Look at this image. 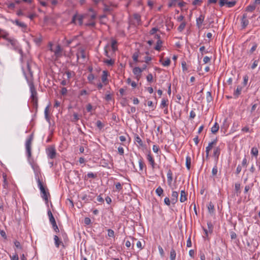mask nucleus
Masks as SVG:
<instances>
[{
  "label": "nucleus",
  "instance_id": "obj_1",
  "mask_svg": "<svg viewBox=\"0 0 260 260\" xmlns=\"http://www.w3.org/2000/svg\"><path fill=\"white\" fill-rule=\"evenodd\" d=\"M23 73L30 88L31 102L34 106L37 107L38 106L37 92L33 83V73L30 69V63L28 62H27L26 71H24Z\"/></svg>",
  "mask_w": 260,
  "mask_h": 260
},
{
  "label": "nucleus",
  "instance_id": "obj_2",
  "mask_svg": "<svg viewBox=\"0 0 260 260\" xmlns=\"http://www.w3.org/2000/svg\"><path fill=\"white\" fill-rule=\"evenodd\" d=\"M32 140L33 135L31 134L26 141L25 149L28 160L34 171L36 178L37 179L39 178V175L40 174L41 171L39 166L35 162L33 159L31 158V144Z\"/></svg>",
  "mask_w": 260,
  "mask_h": 260
},
{
  "label": "nucleus",
  "instance_id": "obj_3",
  "mask_svg": "<svg viewBox=\"0 0 260 260\" xmlns=\"http://www.w3.org/2000/svg\"><path fill=\"white\" fill-rule=\"evenodd\" d=\"M4 38L11 45V48L17 51L20 54H22V50L20 48L18 41L14 38L9 37L8 34L4 36Z\"/></svg>",
  "mask_w": 260,
  "mask_h": 260
},
{
  "label": "nucleus",
  "instance_id": "obj_4",
  "mask_svg": "<svg viewBox=\"0 0 260 260\" xmlns=\"http://www.w3.org/2000/svg\"><path fill=\"white\" fill-rule=\"evenodd\" d=\"M50 50L51 52H54V55L52 56V58L54 60H57L58 58H59L62 56V49L61 48V47L59 45H57L56 46L55 49H54L52 47V44H50Z\"/></svg>",
  "mask_w": 260,
  "mask_h": 260
},
{
  "label": "nucleus",
  "instance_id": "obj_5",
  "mask_svg": "<svg viewBox=\"0 0 260 260\" xmlns=\"http://www.w3.org/2000/svg\"><path fill=\"white\" fill-rule=\"evenodd\" d=\"M37 181L38 183V187L40 190V191L41 192L42 194V198L45 200L46 201H48V195H49V192H47L44 186H43V183L40 180L39 178L37 179Z\"/></svg>",
  "mask_w": 260,
  "mask_h": 260
},
{
  "label": "nucleus",
  "instance_id": "obj_6",
  "mask_svg": "<svg viewBox=\"0 0 260 260\" xmlns=\"http://www.w3.org/2000/svg\"><path fill=\"white\" fill-rule=\"evenodd\" d=\"M9 21L16 25L18 27L20 28L23 31H26L27 28V25L23 22L20 21L19 19H9Z\"/></svg>",
  "mask_w": 260,
  "mask_h": 260
},
{
  "label": "nucleus",
  "instance_id": "obj_7",
  "mask_svg": "<svg viewBox=\"0 0 260 260\" xmlns=\"http://www.w3.org/2000/svg\"><path fill=\"white\" fill-rule=\"evenodd\" d=\"M217 142V139L216 138L209 143L208 145L206 148V157L207 159L209 157V152L210 150L216 145Z\"/></svg>",
  "mask_w": 260,
  "mask_h": 260
},
{
  "label": "nucleus",
  "instance_id": "obj_8",
  "mask_svg": "<svg viewBox=\"0 0 260 260\" xmlns=\"http://www.w3.org/2000/svg\"><path fill=\"white\" fill-rule=\"evenodd\" d=\"M46 153L48 157L51 159H54L56 157V150L53 146H49L46 149Z\"/></svg>",
  "mask_w": 260,
  "mask_h": 260
},
{
  "label": "nucleus",
  "instance_id": "obj_9",
  "mask_svg": "<svg viewBox=\"0 0 260 260\" xmlns=\"http://www.w3.org/2000/svg\"><path fill=\"white\" fill-rule=\"evenodd\" d=\"M85 15H74L73 16L72 22L75 23L76 21H78L79 24L80 25H82L83 24V20L84 18Z\"/></svg>",
  "mask_w": 260,
  "mask_h": 260
},
{
  "label": "nucleus",
  "instance_id": "obj_10",
  "mask_svg": "<svg viewBox=\"0 0 260 260\" xmlns=\"http://www.w3.org/2000/svg\"><path fill=\"white\" fill-rule=\"evenodd\" d=\"M54 244L56 247L58 248L61 245L63 248H65V245L60 240L59 237L57 235L54 236Z\"/></svg>",
  "mask_w": 260,
  "mask_h": 260
},
{
  "label": "nucleus",
  "instance_id": "obj_11",
  "mask_svg": "<svg viewBox=\"0 0 260 260\" xmlns=\"http://www.w3.org/2000/svg\"><path fill=\"white\" fill-rule=\"evenodd\" d=\"M249 24V21L247 19V15L244 13L241 19V26L243 28H245Z\"/></svg>",
  "mask_w": 260,
  "mask_h": 260
},
{
  "label": "nucleus",
  "instance_id": "obj_12",
  "mask_svg": "<svg viewBox=\"0 0 260 260\" xmlns=\"http://www.w3.org/2000/svg\"><path fill=\"white\" fill-rule=\"evenodd\" d=\"M204 19L205 16L203 14H201L199 17L196 19V25L198 28H200L202 27Z\"/></svg>",
  "mask_w": 260,
  "mask_h": 260
},
{
  "label": "nucleus",
  "instance_id": "obj_13",
  "mask_svg": "<svg viewBox=\"0 0 260 260\" xmlns=\"http://www.w3.org/2000/svg\"><path fill=\"white\" fill-rule=\"evenodd\" d=\"M142 70L139 67H135L133 70V73L136 76V78L139 80L141 76Z\"/></svg>",
  "mask_w": 260,
  "mask_h": 260
},
{
  "label": "nucleus",
  "instance_id": "obj_14",
  "mask_svg": "<svg viewBox=\"0 0 260 260\" xmlns=\"http://www.w3.org/2000/svg\"><path fill=\"white\" fill-rule=\"evenodd\" d=\"M221 149L219 147H215L213 150V156L215 158V159L218 160L220 154Z\"/></svg>",
  "mask_w": 260,
  "mask_h": 260
},
{
  "label": "nucleus",
  "instance_id": "obj_15",
  "mask_svg": "<svg viewBox=\"0 0 260 260\" xmlns=\"http://www.w3.org/2000/svg\"><path fill=\"white\" fill-rule=\"evenodd\" d=\"M104 6L103 11L105 13H110L113 10L114 5H108L105 3H103Z\"/></svg>",
  "mask_w": 260,
  "mask_h": 260
},
{
  "label": "nucleus",
  "instance_id": "obj_16",
  "mask_svg": "<svg viewBox=\"0 0 260 260\" xmlns=\"http://www.w3.org/2000/svg\"><path fill=\"white\" fill-rule=\"evenodd\" d=\"M77 59H79L80 57L85 59L86 57L85 56V52L83 49H80L78 50V52H77Z\"/></svg>",
  "mask_w": 260,
  "mask_h": 260
},
{
  "label": "nucleus",
  "instance_id": "obj_17",
  "mask_svg": "<svg viewBox=\"0 0 260 260\" xmlns=\"http://www.w3.org/2000/svg\"><path fill=\"white\" fill-rule=\"evenodd\" d=\"M147 158L152 168L154 169L155 168V163L154 158L150 153L147 154Z\"/></svg>",
  "mask_w": 260,
  "mask_h": 260
},
{
  "label": "nucleus",
  "instance_id": "obj_18",
  "mask_svg": "<svg viewBox=\"0 0 260 260\" xmlns=\"http://www.w3.org/2000/svg\"><path fill=\"white\" fill-rule=\"evenodd\" d=\"M178 193L177 191H173L172 193L171 201L173 204H175L178 201Z\"/></svg>",
  "mask_w": 260,
  "mask_h": 260
},
{
  "label": "nucleus",
  "instance_id": "obj_19",
  "mask_svg": "<svg viewBox=\"0 0 260 260\" xmlns=\"http://www.w3.org/2000/svg\"><path fill=\"white\" fill-rule=\"evenodd\" d=\"M167 181L169 185H171L173 180V173L170 169L168 171L167 174Z\"/></svg>",
  "mask_w": 260,
  "mask_h": 260
},
{
  "label": "nucleus",
  "instance_id": "obj_20",
  "mask_svg": "<svg viewBox=\"0 0 260 260\" xmlns=\"http://www.w3.org/2000/svg\"><path fill=\"white\" fill-rule=\"evenodd\" d=\"M108 72L106 71H104L103 72V74L102 76V82L105 84H107L108 81Z\"/></svg>",
  "mask_w": 260,
  "mask_h": 260
},
{
  "label": "nucleus",
  "instance_id": "obj_21",
  "mask_svg": "<svg viewBox=\"0 0 260 260\" xmlns=\"http://www.w3.org/2000/svg\"><path fill=\"white\" fill-rule=\"evenodd\" d=\"M186 193L184 190H181L180 201L181 203L184 202L187 200Z\"/></svg>",
  "mask_w": 260,
  "mask_h": 260
},
{
  "label": "nucleus",
  "instance_id": "obj_22",
  "mask_svg": "<svg viewBox=\"0 0 260 260\" xmlns=\"http://www.w3.org/2000/svg\"><path fill=\"white\" fill-rule=\"evenodd\" d=\"M242 89V87L241 86H238L237 87V89L235 90L233 94L235 98H237L239 97V96L241 93Z\"/></svg>",
  "mask_w": 260,
  "mask_h": 260
},
{
  "label": "nucleus",
  "instance_id": "obj_23",
  "mask_svg": "<svg viewBox=\"0 0 260 260\" xmlns=\"http://www.w3.org/2000/svg\"><path fill=\"white\" fill-rule=\"evenodd\" d=\"M134 140H135V142L137 143L140 146H141V147L143 146V143L138 135H137V134L135 135Z\"/></svg>",
  "mask_w": 260,
  "mask_h": 260
},
{
  "label": "nucleus",
  "instance_id": "obj_24",
  "mask_svg": "<svg viewBox=\"0 0 260 260\" xmlns=\"http://www.w3.org/2000/svg\"><path fill=\"white\" fill-rule=\"evenodd\" d=\"M207 208H208V212L210 214H213L214 213V212H215L214 206L211 202H210L208 204V205H207Z\"/></svg>",
  "mask_w": 260,
  "mask_h": 260
},
{
  "label": "nucleus",
  "instance_id": "obj_25",
  "mask_svg": "<svg viewBox=\"0 0 260 260\" xmlns=\"http://www.w3.org/2000/svg\"><path fill=\"white\" fill-rule=\"evenodd\" d=\"M185 165H186L187 169L188 170H189L190 168V165H191V158L188 155H187L186 157Z\"/></svg>",
  "mask_w": 260,
  "mask_h": 260
},
{
  "label": "nucleus",
  "instance_id": "obj_26",
  "mask_svg": "<svg viewBox=\"0 0 260 260\" xmlns=\"http://www.w3.org/2000/svg\"><path fill=\"white\" fill-rule=\"evenodd\" d=\"M219 129V125L217 122H215L214 125L211 127V132L213 134H215L218 132Z\"/></svg>",
  "mask_w": 260,
  "mask_h": 260
},
{
  "label": "nucleus",
  "instance_id": "obj_27",
  "mask_svg": "<svg viewBox=\"0 0 260 260\" xmlns=\"http://www.w3.org/2000/svg\"><path fill=\"white\" fill-rule=\"evenodd\" d=\"M48 215L49 217V221L51 223L55 221V219L50 210L48 211Z\"/></svg>",
  "mask_w": 260,
  "mask_h": 260
},
{
  "label": "nucleus",
  "instance_id": "obj_28",
  "mask_svg": "<svg viewBox=\"0 0 260 260\" xmlns=\"http://www.w3.org/2000/svg\"><path fill=\"white\" fill-rule=\"evenodd\" d=\"M96 174H94L92 172H89L87 173V174L85 176L84 179L87 180V178H95L96 177Z\"/></svg>",
  "mask_w": 260,
  "mask_h": 260
},
{
  "label": "nucleus",
  "instance_id": "obj_29",
  "mask_svg": "<svg viewBox=\"0 0 260 260\" xmlns=\"http://www.w3.org/2000/svg\"><path fill=\"white\" fill-rule=\"evenodd\" d=\"M122 189V186L120 182L115 183V189L113 190L114 191H120Z\"/></svg>",
  "mask_w": 260,
  "mask_h": 260
},
{
  "label": "nucleus",
  "instance_id": "obj_30",
  "mask_svg": "<svg viewBox=\"0 0 260 260\" xmlns=\"http://www.w3.org/2000/svg\"><path fill=\"white\" fill-rule=\"evenodd\" d=\"M162 43V42L160 39L158 40L157 41V43H156V45L155 47H154V49L156 50L159 51L160 50V47H161Z\"/></svg>",
  "mask_w": 260,
  "mask_h": 260
},
{
  "label": "nucleus",
  "instance_id": "obj_31",
  "mask_svg": "<svg viewBox=\"0 0 260 260\" xmlns=\"http://www.w3.org/2000/svg\"><path fill=\"white\" fill-rule=\"evenodd\" d=\"M176 253L174 249H172L170 251V259L175 260L176 258Z\"/></svg>",
  "mask_w": 260,
  "mask_h": 260
},
{
  "label": "nucleus",
  "instance_id": "obj_32",
  "mask_svg": "<svg viewBox=\"0 0 260 260\" xmlns=\"http://www.w3.org/2000/svg\"><path fill=\"white\" fill-rule=\"evenodd\" d=\"M255 9L254 4L249 5L246 8V11L252 12Z\"/></svg>",
  "mask_w": 260,
  "mask_h": 260
},
{
  "label": "nucleus",
  "instance_id": "obj_33",
  "mask_svg": "<svg viewBox=\"0 0 260 260\" xmlns=\"http://www.w3.org/2000/svg\"><path fill=\"white\" fill-rule=\"evenodd\" d=\"M168 101V100L165 99H162V100H161V102L160 105V107L161 108H165V107L167 108L168 107V104L167 103Z\"/></svg>",
  "mask_w": 260,
  "mask_h": 260
},
{
  "label": "nucleus",
  "instance_id": "obj_34",
  "mask_svg": "<svg viewBox=\"0 0 260 260\" xmlns=\"http://www.w3.org/2000/svg\"><path fill=\"white\" fill-rule=\"evenodd\" d=\"M251 153L255 157H257L258 154V149L256 147H252L251 150Z\"/></svg>",
  "mask_w": 260,
  "mask_h": 260
},
{
  "label": "nucleus",
  "instance_id": "obj_35",
  "mask_svg": "<svg viewBox=\"0 0 260 260\" xmlns=\"http://www.w3.org/2000/svg\"><path fill=\"white\" fill-rule=\"evenodd\" d=\"M164 190L160 186L158 187L155 190L156 193L159 197H160L162 194Z\"/></svg>",
  "mask_w": 260,
  "mask_h": 260
},
{
  "label": "nucleus",
  "instance_id": "obj_36",
  "mask_svg": "<svg viewBox=\"0 0 260 260\" xmlns=\"http://www.w3.org/2000/svg\"><path fill=\"white\" fill-rule=\"evenodd\" d=\"M104 62L108 66H112L114 64L115 61L114 59H110L105 60Z\"/></svg>",
  "mask_w": 260,
  "mask_h": 260
},
{
  "label": "nucleus",
  "instance_id": "obj_37",
  "mask_svg": "<svg viewBox=\"0 0 260 260\" xmlns=\"http://www.w3.org/2000/svg\"><path fill=\"white\" fill-rule=\"evenodd\" d=\"M51 224H52V228L54 230V231L56 233H59V229L58 228V226H57V224L56 223V221L53 222Z\"/></svg>",
  "mask_w": 260,
  "mask_h": 260
},
{
  "label": "nucleus",
  "instance_id": "obj_38",
  "mask_svg": "<svg viewBox=\"0 0 260 260\" xmlns=\"http://www.w3.org/2000/svg\"><path fill=\"white\" fill-rule=\"evenodd\" d=\"M117 42L116 40H113L111 42V47L113 51H115L117 50L116 44Z\"/></svg>",
  "mask_w": 260,
  "mask_h": 260
},
{
  "label": "nucleus",
  "instance_id": "obj_39",
  "mask_svg": "<svg viewBox=\"0 0 260 260\" xmlns=\"http://www.w3.org/2000/svg\"><path fill=\"white\" fill-rule=\"evenodd\" d=\"M138 162H139L140 170L142 171L143 169V168H144V167L145 166L143 160V158H141L139 160Z\"/></svg>",
  "mask_w": 260,
  "mask_h": 260
},
{
  "label": "nucleus",
  "instance_id": "obj_40",
  "mask_svg": "<svg viewBox=\"0 0 260 260\" xmlns=\"http://www.w3.org/2000/svg\"><path fill=\"white\" fill-rule=\"evenodd\" d=\"M49 106H47L45 109V116L47 120H49Z\"/></svg>",
  "mask_w": 260,
  "mask_h": 260
},
{
  "label": "nucleus",
  "instance_id": "obj_41",
  "mask_svg": "<svg viewBox=\"0 0 260 260\" xmlns=\"http://www.w3.org/2000/svg\"><path fill=\"white\" fill-rule=\"evenodd\" d=\"M109 48V44H107L104 47V54L108 57H110V55H109V52H108Z\"/></svg>",
  "mask_w": 260,
  "mask_h": 260
},
{
  "label": "nucleus",
  "instance_id": "obj_42",
  "mask_svg": "<svg viewBox=\"0 0 260 260\" xmlns=\"http://www.w3.org/2000/svg\"><path fill=\"white\" fill-rule=\"evenodd\" d=\"M134 18L137 21L139 24H140L141 16L139 14H135L134 15Z\"/></svg>",
  "mask_w": 260,
  "mask_h": 260
},
{
  "label": "nucleus",
  "instance_id": "obj_43",
  "mask_svg": "<svg viewBox=\"0 0 260 260\" xmlns=\"http://www.w3.org/2000/svg\"><path fill=\"white\" fill-rule=\"evenodd\" d=\"M186 23L185 22H182L178 27V30L179 31H182L185 28Z\"/></svg>",
  "mask_w": 260,
  "mask_h": 260
},
{
  "label": "nucleus",
  "instance_id": "obj_44",
  "mask_svg": "<svg viewBox=\"0 0 260 260\" xmlns=\"http://www.w3.org/2000/svg\"><path fill=\"white\" fill-rule=\"evenodd\" d=\"M107 231H108V236L109 237H112V238L115 237L114 232L113 230H112L111 229H108L107 230Z\"/></svg>",
  "mask_w": 260,
  "mask_h": 260
},
{
  "label": "nucleus",
  "instance_id": "obj_45",
  "mask_svg": "<svg viewBox=\"0 0 260 260\" xmlns=\"http://www.w3.org/2000/svg\"><path fill=\"white\" fill-rule=\"evenodd\" d=\"M208 231L210 233H212L213 229V225L211 222H208L207 223Z\"/></svg>",
  "mask_w": 260,
  "mask_h": 260
},
{
  "label": "nucleus",
  "instance_id": "obj_46",
  "mask_svg": "<svg viewBox=\"0 0 260 260\" xmlns=\"http://www.w3.org/2000/svg\"><path fill=\"white\" fill-rule=\"evenodd\" d=\"M225 4L227 5V6L229 8H232L235 5L236 2L235 1H232V2L227 1L226 3H225Z\"/></svg>",
  "mask_w": 260,
  "mask_h": 260
},
{
  "label": "nucleus",
  "instance_id": "obj_47",
  "mask_svg": "<svg viewBox=\"0 0 260 260\" xmlns=\"http://www.w3.org/2000/svg\"><path fill=\"white\" fill-rule=\"evenodd\" d=\"M96 125L100 129H101L104 127V124L100 120H98L96 121Z\"/></svg>",
  "mask_w": 260,
  "mask_h": 260
},
{
  "label": "nucleus",
  "instance_id": "obj_48",
  "mask_svg": "<svg viewBox=\"0 0 260 260\" xmlns=\"http://www.w3.org/2000/svg\"><path fill=\"white\" fill-rule=\"evenodd\" d=\"M248 75H246L243 77V86H246L247 84L248 81Z\"/></svg>",
  "mask_w": 260,
  "mask_h": 260
},
{
  "label": "nucleus",
  "instance_id": "obj_49",
  "mask_svg": "<svg viewBox=\"0 0 260 260\" xmlns=\"http://www.w3.org/2000/svg\"><path fill=\"white\" fill-rule=\"evenodd\" d=\"M170 63H171V60L169 58H167V59H166L162 63V65L164 66H165V67H167V66H169L170 64Z\"/></svg>",
  "mask_w": 260,
  "mask_h": 260
},
{
  "label": "nucleus",
  "instance_id": "obj_50",
  "mask_svg": "<svg viewBox=\"0 0 260 260\" xmlns=\"http://www.w3.org/2000/svg\"><path fill=\"white\" fill-rule=\"evenodd\" d=\"M77 39V36H74L72 39H69L67 40V45H70L74 40H76Z\"/></svg>",
  "mask_w": 260,
  "mask_h": 260
},
{
  "label": "nucleus",
  "instance_id": "obj_51",
  "mask_svg": "<svg viewBox=\"0 0 260 260\" xmlns=\"http://www.w3.org/2000/svg\"><path fill=\"white\" fill-rule=\"evenodd\" d=\"M253 184H251L250 185H246L245 187V188H244V193H246L249 190V189H251V188L253 186Z\"/></svg>",
  "mask_w": 260,
  "mask_h": 260
},
{
  "label": "nucleus",
  "instance_id": "obj_52",
  "mask_svg": "<svg viewBox=\"0 0 260 260\" xmlns=\"http://www.w3.org/2000/svg\"><path fill=\"white\" fill-rule=\"evenodd\" d=\"M235 190H236V192L238 193H240V184L238 183H237L235 184Z\"/></svg>",
  "mask_w": 260,
  "mask_h": 260
},
{
  "label": "nucleus",
  "instance_id": "obj_53",
  "mask_svg": "<svg viewBox=\"0 0 260 260\" xmlns=\"http://www.w3.org/2000/svg\"><path fill=\"white\" fill-rule=\"evenodd\" d=\"M218 172L217 167L216 166H214L212 170V174L213 176H215L217 174Z\"/></svg>",
  "mask_w": 260,
  "mask_h": 260
},
{
  "label": "nucleus",
  "instance_id": "obj_54",
  "mask_svg": "<svg viewBox=\"0 0 260 260\" xmlns=\"http://www.w3.org/2000/svg\"><path fill=\"white\" fill-rule=\"evenodd\" d=\"M200 51L202 53V55L204 54V53H208V51L205 50V47L204 46H203L200 48Z\"/></svg>",
  "mask_w": 260,
  "mask_h": 260
},
{
  "label": "nucleus",
  "instance_id": "obj_55",
  "mask_svg": "<svg viewBox=\"0 0 260 260\" xmlns=\"http://www.w3.org/2000/svg\"><path fill=\"white\" fill-rule=\"evenodd\" d=\"M79 116L78 114L77 113H74L73 114V119L72 120V121L76 122L79 120Z\"/></svg>",
  "mask_w": 260,
  "mask_h": 260
},
{
  "label": "nucleus",
  "instance_id": "obj_56",
  "mask_svg": "<svg viewBox=\"0 0 260 260\" xmlns=\"http://www.w3.org/2000/svg\"><path fill=\"white\" fill-rule=\"evenodd\" d=\"M147 80L148 82H151L153 80V76L152 74H149L146 77Z\"/></svg>",
  "mask_w": 260,
  "mask_h": 260
},
{
  "label": "nucleus",
  "instance_id": "obj_57",
  "mask_svg": "<svg viewBox=\"0 0 260 260\" xmlns=\"http://www.w3.org/2000/svg\"><path fill=\"white\" fill-rule=\"evenodd\" d=\"M211 57L205 56L203 58V62L204 63H207L211 60Z\"/></svg>",
  "mask_w": 260,
  "mask_h": 260
},
{
  "label": "nucleus",
  "instance_id": "obj_58",
  "mask_svg": "<svg viewBox=\"0 0 260 260\" xmlns=\"http://www.w3.org/2000/svg\"><path fill=\"white\" fill-rule=\"evenodd\" d=\"M258 62V60H255L254 61L253 63H252L251 68L252 70L254 69L257 66Z\"/></svg>",
  "mask_w": 260,
  "mask_h": 260
},
{
  "label": "nucleus",
  "instance_id": "obj_59",
  "mask_svg": "<svg viewBox=\"0 0 260 260\" xmlns=\"http://www.w3.org/2000/svg\"><path fill=\"white\" fill-rule=\"evenodd\" d=\"M164 202H165L166 205H167L168 206H170V205L171 201H170V199L168 197H166L165 198Z\"/></svg>",
  "mask_w": 260,
  "mask_h": 260
},
{
  "label": "nucleus",
  "instance_id": "obj_60",
  "mask_svg": "<svg viewBox=\"0 0 260 260\" xmlns=\"http://www.w3.org/2000/svg\"><path fill=\"white\" fill-rule=\"evenodd\" d=\"M191 245H192V244H191V238H190V237H189L187 240L186 246L187 247H190L191 246Z\"/></svg>",
  "mask_w": 260,
  "mask_h": 260
},
{
  "label": "nucleus",
  "instance_id": "obj_61",
  "mask_svg": "<svg viewBox=\"0 0 260 260\" xmlns=\"http://www.w3.org/2000/svg\"><path fill=\"white\" fill-rule=\"evenodd\" d=\"M230 235L232 239H235L237 238L236 234L233 231L230 232Z\"/></svg>",
  "mask_w": 260,
  "mask_h": 260
},
{
  "label": "nucleus",
  "instance_id": "obj_62",
  "mask_svg": "<svg viewBox=\"0 0 260 260\" xmlns=\"http://www.w3.org/2000/svg\"><path fill=\"white\" fill-rule=\"evenodd\" d=\"M133 59L134 61L138 62V54L134 53L133 55Z\"/></svg>",
  "mask_w": 260,
  "mask_h": 260
},
{
  "label": "nucleus",
  "instance_id": "obj_63",
  "mask_svg": "<svg viewBox=\"0 0 260 260\" xmlns=\"http://www.w3.org/2000/svg\"><path fill=\"white\" fill-rule=\"evenodd\" d=\"M60 93L62 95H64L67 93V89L65 87H62L61 89Z\"/></svg>",
  "mask_w": 260,
  "mask_h": 260
},
{
  "label": "nucleus",
  "instance_id": "obj_64",
  "mask_svg": "<svg viewBox=\"0 0 260 260\" xmlns=\"http://www.w3.org/2000/svg\"><path fill=\"white\" fill-rule=\"evenodd\" d=\"M91 223V220L88 217H85L84 218V223L86 225H89Z\"/></svg>",
  "mask_w": 260,
  "mask_h": 260
}]
</instances>
